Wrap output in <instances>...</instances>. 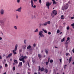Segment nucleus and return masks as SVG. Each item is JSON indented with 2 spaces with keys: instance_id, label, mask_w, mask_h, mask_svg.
I'll return each mask as SVG.
<instances>
[{
  "instance_id": "35",
  "label": "nucleus",
  "mask_w": 74,
  "mask_h": 74,
  "mask_svg": "<svg viewBox=\"0 0 74 74\" xmlns=\"http://www.w3.org/2000/svg\"><path fill=\"white\" fill-rule=\"evenodd\" d=\"M71 26H74V23H73L71 25Z\"/></svg>"
},
{
  "instance_id": "34",
  "label": "nucleus",
  "mask_w": 74,
  "mask_h": 74,
  "mask_svg": "<svg viewBox=\"0 0 74 74\" xmlns=\"http://www.w3.org/2000/svg\"><path fill=\"white\" fill-rule=\"evenodd\" d=\"M65 44L66 45H67L68 44V42H67V41H66V42H65Z\"/></svg>"
},
{
  "instance_id": "13",
  "label": "nucleus",
  "mask_w": 74,
  "mask_h": 74,
  "mask_svg": "<svg viewBox=\"0 0 74 74\" xmlns=\"http://www.w3.org/2000/svg\"><path fill=\"white\" fill-rule=\"evenodd\" d=\"M69 8V5H65V9L67 10Z\"/></svg>"
},
{
  "instance_id": "3",
  "label": "nucleus",
  "mask_w": 74,
  "mask_h": 74,
  "mask_svg": "<svg viewBox=\"0 0 74 74\" xmlns=\"http://www.w3.org/2000/svg\"><path fill=\"white\" fill-rule=\"evenodd\" d=\"M43 33V32L42 31L39 32V35L41 37H44V35L42 34Z\"/></svg>"
},
{
  "instance_id": "32",
  "label": "nucleus",
  "mask_w": 74,
  "mask_h": 74,
  "mask_svg": "<svg viewBox=\"0 0 74 74\" xmlns=\"http://www.w3.org/2000/svg\"><path fill=\"white\" fill-rule=\"evenodd\" d=\"M38 67H39L38 71H40V70H41V68H40V66H39Z\"/></svg>"
},
{
  "instance_id": "19",
  "label": "nucleus",
  "mask_w": 74,
  "mask_h": 74,
  "mask_svg": "<svg viewBox=\"0 0 74 74\" xmlns=\"http://www.w3.org/2000/svg\"><path fill=\"white\" fill-rule=\"evenodd\" d=\"M65 38H64L63 39L61 40V42H63V41H64V40H65Z\"/></svg>"
},
{
  "instance_id": "14",
  "label": "nucleus",
  "mask_w": 74,
  "mask_h": 74,
  "mask_svg": "<svg viewBox=\"0 0 74 74\" xmlns=\"http://www.w3.org/2000/svg\"><path fill=\"white\" fill-rule=\"evenodd\" d=\"M32 46H30V45H29V46L27 47V49H30L31 48Z\"/></svg>"
},
{
  "instance_id": "30",
  "label": "nucleus",
  "mask_w": 74,
  "mask_h": 74,
  "mask_svg": "<svg viewBox=\"0 0 74 74\" xmlns=\"http://www.w3.org/2000/svg\"><path fill=\"white\" fill-rule=\"evenodd\" d=\"M19 65H22V62H21L19 63Z\"/></svg>"
},
{
  "instance_id": "38",
  "label": "nucleus",
  "mask_w": 74,
  "mask_h": 74,
  "mask_svg": "<svg viewBox=\"0 0 74 74\" xmlns=\"http://www.w3.org/2000/svg\"><path fill=\"white\" fill-rule=\"evenodd\" d=\"M34 8L36 7V5H34V6H33Z\"/></svg>"
},
{
  "instance_id": "16",
  "label": "nucleus",
  "mask_w": 74,
  "mask_h": 74,
  "mask_svg": "<svg viewBox=\"0 0 74 74\" xmlns=\"http://www.w3.org/2000/svg\"><path fill=\"white\" fill-rule=\"evenodd\" d=\"M63 17H64V16H63V15H61V19H64V18Z\"/></svg>"
},
{
  "instance_id": "9",
  "label": "nucleus",
  "mask_w": 74,
  "mask_h": 74,
  "mask_svg": "<svg viewBox=\"0 0 74 74\" xmlns=\"http://www.w3.org/2000/svg\"><path fill=\"white\" fill-rule=\"evenodd\" d=\"M31 5H32V7H33V5H34V3H33V0H31L30 2Z\"/></svg>"
},
{
  "instance_id": "6",
  "label": "nucleus",
  "mask_w": 74,
  "mask_h": 74,
  "mask_svg": "<svg viewBox=\"0 0 74 74\" xmlns=\"http://www.w3.org/2000/svg\"><path fill=\"white\" fill-rule=\"evenodd\" d=\"M21 10H22V8L21 7L18 8V9L16 10V11H18L19 12H21Z\"/></svg>"
},
{
  "instance_id": "18",
  "label": "nucleus",
  "mask_w": 74,
  "mask_h": 74,
  "mask_svg": "<svg viewBox=\"0 0 74 74\" xmlns=\"http://www.w3.org/2000/svg\"><path fill=\"white\" fill-rule=\"evenodd\" d=\"M43 32L45 33H47V31L46 30H45V29H43Z\"/></svg>"
},
{
  "instance_id": "41",
  "label": "nucleus",
  "mask_w": 74,
  "mask_h": 74,
  "mask_svg": "<svg viewBox=\"0 0 74 74\" xmlns=\"http://www.w3.org/2000/svg\"><path fill=\"white\" fill-rule=\"evenodd\" d=\"M39 26H42V23H39Z\"/></svg>"
},
{
  "instance_id": "57",
  "label": "nucleus",
  "mask_w": 74,
  "mask_h": 74,
  "mask_svg": "<svg viewBox=\"0 0 74 74\" xmlns=\"http://www.w3.org/2000/svg\"><path fill=\"white\" fill-rule=\"evenodd\" d=\"M31 16H32V19H33V15H32Z\"/></svg>"
},
{
  "instance_id": "37",
  "label": "nucleus",
  "mask_w": 74,
  "mask_h": 74,
  "mask_svg": "<svg viewBox=\"0 0 74 74\" xmlns=\"http://www.w3.org/2000/svg\"><path fill=\"white\" fill-rule=\"evenodd\" d=\"M21 61H23V63H25V60H21Z\"/></svg>"
},
{
  "instance_id": "46",
  "label": "nucleus",
  "mask_w": 74,
  "mask_h": 74,
  "mask_svg": "<svg viewBox=\"0 0 74 74\" xmlns=\"http://www.w3.org/2000/svg\"><path fill=\"white\" fill-rule=\"evenodd\" d=\"M60 62L61 63H62V59H60Z\"/></svg>"
},
{
  "instance_id": "55",
  "label": "nucleus",
  "mask_w": 74,
  "mask_h": 74,
  "mask_svg": "<svg viewBox=\"0 0 74 74\" xmlns=\"http://www.w3.org/2000/svg\"><path fill=\"white\" fill-rule=\"evenodd\" d=\"M0 59H2V57H1V56H0Z\"/></svg>"
},
{
  "instance_id": "36",
  "label": "nucleus",
  "mask_w": 74,
  "mask_h": 74,
  "mask_svg": "<svg viewBox=\"0 0 74 74\" xmlns=\"http://www.w3.org/2000/svg\"><path fill=\"white\" fill-rule=\"evenodd\" d=\"M39 2L40 3V4H41V0H39Z\"/></svg>"
},
{
  "instance_id": "44",
  "label": "nucleus",
  "mask_w": 74,
  "mask_h": 74,
  "mask_svg": "<svg viewBox=\"0 0 74 74\" xmlns=\"http://www.w3.org/2000/svg\"><path fill=\"white\" fill-rule=\"evenodd\" d=\"M34 1V3H36V1H37V0H33Z\"/></svg>"
},
{
  "instance_id": "59",
  "label": "nucleus",
  "mask_w": 74,
  "mask_h": 74,
  "mask_svg": "<svg viewBox=\"0 0 74 74\" xmlns=\"http://www.w3.org/2000/svg\"><path fill=\"white\" fill-rule=\"evenodd\" d=\"M55 48H58V47H56V46H55Z\"/></svg>"
},
{
  "instance_id": "58",
  "label": "nucleus",
  "mask_w": 74,
  "mask_h": 74,
  "mask_svg": "<svg viewBox=\"0 0 74 74\" xmlns=\"http://www.w3.org/2000/svg\"><path fill=\"white\" fill-rule=\"evenodd\" d=\"M43 52H44V51L43 50H42L41 51V52H42V53Z\"/></svg>"
},
{
  "instance_id": "60",
  "label": "nucleus",
  "mask_w": 74,
  "mask_h": 74,
  "mask_svg": "<svg viewBox=\"0 0 74 74\" xmlns=\"http://www.w3.org/2000/svg\"><path fill=\"white\" fill-rule=\"evenodd\" d=\"M6 72H5L4 73H3V74H6Z\"/></svg>"
},
{
  "instance_id": "4",
  "label": "nucleus",
  "mask_w": 74,
  "mask_h": 74,
  "mask_svg": "<svg viewBox=\"0 0 74 74\" xmlns=\"http://www.w3.org/2000/svg\"><path fill=\"white\" fill-rule=\"evenodd\" d=\"M26 58V56H21L19 58V60L20 61L22 60H25V58Z\"/></svg>"
},
{
  "instance_id": "1",
  "label": "nucleus",
  "mask_w": 74,
  "mask_h": 74,
  "mask_svg": "<svg viewBox=\"0 0 74 74\" xmlns=\"http://www.w3.org/2000/svg\"><path fill=\"white\" fill-rule=\"evenodd\" d=\"M57 14V11L56 10H53L51 14V16H52V18H53L55 15H56Z\"/></svg>"
},
{
  "instance_id": "45",
  "label": "nucleus",
  "mask_w": 74,
  "mask_h": 74,
  "mask_svg": "<svg viewBox=\"0 0 74 74\" xmlns=\"http://www.w3.org/2000/svg\"><path fill=\"white\" fill-rule=\"evenodd\" d=\"M26 40H24V43L26 44Z\"/></svg>"
},
{
  "instance_id": "11",
  "label": "nucleus",
  "mask_w": 74,
  "mask_h": 74,
  "mask_svg": "<svg viewBox=\"0 0 74 74\" xmlns=\"http://www.w3.org/2000/svg\"><path fill=\"white\" fill-rule=\"evenodd\" d=\"M53 1V5H55V4H56V1H55V0H52Z\"/></svg>"
},
{
  "instance_id": "27",
  "label": "nucleus",
  "mask_w": 74,
  "mask_h": 74,
  "mask_svg": "<svg viewBox=\"0 0 74 74\" xmlns=\"http://www.w3.org/2000/svg\"><path fill=\"white\" fill-rule=\"evenodd\" d=\"M66 29L67 30H69L70 29V27H69V26H68L67 28H66Z\"/></svg>"
},
{
  "instance_id": "23",
  "label": "nucleus",
  "mask_w": 74,
  "mask_h": 74,
  "mask_svg": "<svg viewBox=\"0 0 74 74\" xmlns=\"http://www.w3.org/2000/svg\"><path fill=\"white\" fill-rule=\"evenodd\" d=\"M13 71H14V70H15V67L14 66L13 67Z\"/></svg>"
},
{
  "instance_id": "8",
  "label": "nucleus",
  "mask_w": 74,
  "mask_h": 74,
  "mask_svg": "<svg viewBox=\"0 0 74 74\" xmlns=\"http://www.w3.org/2000/svg\"><path fill=\"white\" fill-rule=\"evenodd\" d=\"M12 53H10V54H9L8 55V56H6V59H8V58H10V57H11L12 56Z\"/></svg>"
},
{
  "instance_id": "31",
  "label": "nucleus",
  "mask_w": 74,
  "mask_h": 74,
  "mask_svg": "<svg viewBox=\"0 0 74 74\" xmlns=\"http://www.w3.org/2000/svg\"><path fill=\"white\" fill-rule=\"evenodd\" d=\"M45 52L47 54H48V51L47 50H45Z\"/></svg>"
},
{
  "instance_id": "21",
  "label": "nucleus",
  "mask_w": 74,
  "mask_h": 74,
  "mask_svg": "<svg viewBox=\"0 0 74 74\" xmlns=\"http://www.w3.org/2000/svg\"><path fill=\"white\" fill-rule=\"evenodd\" d=\"M38 56L39 58H41L42 57L41 55V54H38Z\"/></svg>"
},
{
  "instance_id": "22",
  "label": "nucleus",
  "mask_w": 74,
  "mask_h": 74,
  "mask_svg": "<svg viewBox=\"0 0 74 74\" xmlns=\"http://www.w3.org/2000/svg\"><path fill=\"white\" fill-rule=\"evenodd\" d=\"M14 29H15L16 30V29H17V27H16V26H15L14 27Z\"/></svg>"
},
{
  "instance_id": "47",
  "label": "nucleus",
  "mask_w": 74,
  "mask_h": 74,
  "mask_svg": "<svg viewBox=\"0 0 74 74\" xmlns=\"http://www.w3.org/2000/svg\"><path fill=\"white\" fill-rule=\"evenodd\" d=\"M20 2V0H17V3H19Z\"/></svg>"
},
{
  "instance_id": "54",
  "label": "nucleus",
  "mask_w": 74,
  "mask_h": 74,
  "mask_svg": "<svg viewBox=\"0 0 74 74\" xmlns=\"http://www.w3.org/2000/svg\"><path fill=\"white\" fill-rule=\"evenodd\" d=\"M74 17H71V19H74Z\"/></svg>"
},
{
  "instance_id": "63",
  "label": "nucleus",
  "mask_w": 74,
  "mask_h": 74,
  "mask_svg": "<svg viewBox=\"0 0 74 74\" xmlns=\"http://www.w3.org/2000/svg\"><path fill=\"white\" fill-rule=\"evenodd\" d=\"M27 64H28V65H29V62H28V63H27Z\"/></svg>"
},
{
  "instance_id": "61",
  "label": "nucleus",
  "mask_w": 74,
  "mask_h": 74,
  "mask_svg": "<svg viewBox=\"0 0 74 74\" xmlns=\"http://www.w3.org/2000/svg\"><path fill=\"white\" fill-rule=\"evenodd\" d=\"M73 64H74V61L72 63Z\"/></svg>"
},
{
  "instance_id": "56",
  "label": "nucleus",
  "mask_w": 74,
  "mask_h": 74,
  "mask_svg": "<svg viewBox=\"0 0 74 74\" xmlns=\"http://www.w3.org/2000/svg\"><path fill=\"white\" fill-rule=\"evenodd\" d=\"M2 40V38L1 37H0V40Z\"/></svg>"
},
{
  "instance_id": "51",
  "label": "nucleus",
  "mask_w": 74,
  "mask_h": 74,
  "mask_svg": "<svg viewBox=\"0 0 74 74\" xmlns=\"http://www.w3.org/2000/svg\"><path fill=\"white\" fill-rule=\"evenodd\" d=\"M14 55H16V52H15L14 53Z\"/></svg>"
},
{
  "instance_id": "2",
  "label": "nucleus",
  "mask_w": 74,
  "mask_h": 74,
  "mask_svg": "<svg viewBox=\"0 0 74 74\" xmlns=\"http://www.w3.org/2000/svg\"><path fill=\"white\" fill-rule=\"evenodd\" d=\"M52 4V3L49 2V1H47L46 3V6L47 7L48 9H49V6Z\"/></svg>"
},
{
  "instance_id": "48",
  "label": "nucleus",
  "mask_w": 74,
  "mask_h": 74,
  "mask_svg": "<svg viewBox=\"0 0 74 74\" xmlns=\"http://www.w3.org/2000/svg\"><path fill=\"white\" fill-rule=\"evenodd\" d=\"M66 56H68L69 55V53H66Z\"/></svg>"
},
{
  "instance_id": "64",
  "label": "nucleus",
  "mask_w": 74,
  "mask_h": 74,
  "mask_svg": "<svg viewBox=\"0 0 74 74\" xmlns=\"http://www.w3.org/2000/svg\"><path fill=\"white\" fill-rule=\"evenodd\" d=\"M38 74H40V72H38Z\"/></svg>"
},
{
  "instance_id": "42",
  "label": "nucleus",
  "mask_w": 74,
  "mask_h": 74,
  "mask_svg": "<svg viewBox=\"0 0 74 74\" xmlns=\"http://www.w3.org/2000/svg\"><path fill=\"white\" fill-rule=\"evenodd\" d=\"M48 34L49 35L51 34V33L50 32H49L48 33Z\"/></svg>"
},
{
  "instance_id": "62",
  "label": "nucleus",
  "mask_w": 74,
  "mask_h": 74,
  "mask_svg": "<svg viewBox=\"0 0 74 74\" xmlns=\"http://www.w3.org/2000/svg\"><path fill=\"white\" fill-rule=\"evenodd\" d=\"M34 74H37V73L35 72L34 73Z\"/></svg>"
},
{
  "instance_id": "24",
  "label": "nucleus",
  "mask_w": 74,
  "mask_h": 74,
  "mask_svg": "<svg viewBox=\"0 0 74 74\" xmlns=\"http://www.w3.org/2000/svg\"><path fill=\"white\" fill-rule=\"evenodd\" d=\"M69 40H70V37H68L67 38V40H66V41H69Z\"/></svg>"
},
{
  "instance_id": "49",
  "label": "nucleus",
  "mask_w": 74,
  "mask_h": 74,
  "mask_svg": "<svg viewBox=\"0 0 74 74\" xmlns=\"http://www.w3.org/2000/svg\"><path fill=\"white\" fill-rule=\"evenodd\" d=\"M72 52H73V53H74V48H73L72 50Z\"/></svg>"
},
{
  "instance_id": "12",
  "label": "nucleus",
  "mask_w": 74,
  "mask_h": 74,
  "mask_svg": "<svg viewBox=\"0 0 74 74\" xmlns=\"http://www.w3.org/2000/svg\"><path fill=\"white\" fill-rule=\"evenodd\" d=\"M72 59V57H70L69 59V63H70L71 62V59Z\"/></svg>"
},
{
  "instance_id": "33",
  "label": "nucleus",
  "mask_w": 74,
  "mask_h": 74,
  "mask_svg": "<svg viewBox=\"0 0 74 74\" xmlns=\"http://www.w3.org/2000/svg\"><path fill=\"white\" fill-rule=\"evenodd\" d=\"M60 32V31L58 29V30L57 31V33H59Z\"/></svg>"
},
{
  "instance_id": "20",
  "label": "nucleus",
  "mask_w": 74,
  "mask_h": 74,
  "mask_svg": "<svg viewBox=\"0 0 74 74\" xmlns=\"http://www.w3.org/2000/svg\"><path fill=\"white\" fill-rule=\"evenodd\" d=\"M19 17V16L17 14L16 15V18L17 19H18V18Z\"/></svg>"
},
{
  "instance_id": "50",
  "label": "nucleus",
  "mask_w": 74,
  "mask_h": 74,
  "mask_svg": "<svg viewBox=\"0 0 74 74\" xmlns=\"http://www.w3.org/2000/svg\"><path fill=\"white\" fill-rule=\"evenodd\" d=\"M33 46H34V47H36V44H34V45H33Z\"/></svg>"
},
{
  "instance_id": "17",
  "label": "nucleus",
  "mask_w": 74,
  "mask_h": 74,
  "mask_svg": "<svg viewBox=\"0 0 74 74\" xmlns=\"http://www.w3.org/2000/svg\"><path fill=\"white\" fill-rule=\"evenodd\" d=\"M40 70H41L40 71H43L44 70V68L43 67H42L41 69H40Z\"/></svg>"
},
{
  "instance_id": "52",
  "label": "nucleus",
  "mask_w": 74,
  "mask_h": 74,
  "mask_svg": "<svg viewBox=\"0 0 74 74\" xmlns=\"http://www.w3.org/2000/svg\"><path fill=\"white\" fill-rule=\"evenodd\" d=\"M0 69H2V66L1 65L0 66Z\"/></svg>"
},
{
  "instance_id": "43",
  "label": "nucleus",
  "mask_w": 74,
  "mask_h": 74,
  "mask_svg": "<svg viewBox=\"0 0 74 74\" xmlns=\"http://www.w3.org/2000/svg\"><path fill=\"white\" fill-rule=\"evenodd\" d=\"M18 67H22V65H18Z\"/></svg>"
},
{
  "instance_id": "28",
  "label": "nucleus",
  "mask_w": 74,
  "mask_h": 74,
  "mask_svg": "<svg viewBox=\"0 0 74 74\" xmlns=\"http://www.w3.org/2000/svg\"><path fill=\"white\" fill-rule=\"evenodd\" d=\"M47 24H50V23H51V22H50V21H48L47 22Z\"/></svg>"
},
{
  "instance_id": "25",
  "label": "nucleus",
  "mask_w": 74,
  "mask_h": 74,
  "mask_svg": "<svg viewBox=\"0 0 74 74\" xmlns=\"http://www.w3.org/2000/svg\"><path fill=\"white\" fill-rule=\"evenodd\" d=\"M50 63H53V60H50Z\"/></svg>"
},
{
  "instance_id": "10",
  "label": "nucleus",
  "mask_w": 74,
  "mask_h": 74,
  "mask_svg": "<svg viewBox=\"0 0 74 74\" xmlns=\"http://www.w3.org/2000/svg\"><path fill=\"white\" fill-rule=\"evenodd\" d=\"M1 13L2 15H3L4 13V11L3 9L1 10Z\"/></svg>"
},
{
  "instance_id": "7",
  "label": "nucleus",
  "mask_w": 74,
  "mask_h": 74,
  "mask_svg": "<svg viewBox=\"0 0 74 74\" xmlns=\"http://www.w3.org/2000/svg\"><path fill=\"white\" fill-rule=\"evenodd\" d=\"M14 63H13V65H15V64H18V62L17 61V60H14Z\"/></svg>"
},
{
  "instance_id": "39",
  "label": "nucleus",
  "mask_w": 74,
  "mask_h": 74,
  "mask_svg": "<svg viewBox=\"0 0 74 74\" xmlns=\"http://www.w3.org/2000/svg\"><path fill=\"white\" fill-rule=\"evenodd\" d=\"M48 62H46V65H48Z\"/></svg>"
},
{
  "instance_id": "26",
  "label": "nucleus",
  "mask_w": 74,
  "mask_h": 74,
  "mask_svg": "<svg viewBox=\"0 0 74 74\" xmlns=\"http://www.w3.org/2000/svg\"><path fill=\"white\" fill-rule=\"evenodd\" d=\"M45 72L47 73H48V70L47 69H45Z\"/></svg>"
},
{
  "instance_id": "29",
  "label": "nucleus",
  "mask_w": 74,
  "mask_h": 74,
  "mask_svg": "<svg viewBox=\"0 0 74 74\" xmlns=\"http://www.w3.org/2000/svg\"><path fill=\"white\" fill-rule=\"evenodd\" d=\"M38 32V29L37 28L36 29V30H35L34 32L36 33V32Z\"/></svg>"
},
{
  "instance_id": "15",
  "label": "nucleus",
  "mask_w": 74,
  "mask_h": 74,
  "mask_svg": "<svg viewBox=\"0 0 74 74\" xmlns=\"http://www.w3.org/2000/svg\"><path fill=\"white\" fill-rule=\"evenodd\" d=\"M47 23L45 22V23H43L42 24V26H47Z\"/></svg>"
},
{
  "instance_id": "53",
  "label": "nucleus",
  "mask_w": 74,
  "mask_h": 74,
  "mask_svg": "<svg viewBox=\"0 0 74 74\" xmlns=\"http://www.w3.org/2000/svg\"><path fill=\"white\" fill-rule=\"evenodd\" d=\"M19 52H22V49H20L19 50Z\"/></svg>"
},
{
  "instance_id": "5",
  "label": "nucleus",
  "mask_w": 74,
  "mask_h": 74,
  "mask_svg": "<svg viewBox=\"0 0 74 74\" xmlns=\"http://www.w3.org/2000/svg\"><path fill=\"white\" fill-rule=\"evenodd\" d=\"M18 47V45H16L15 46L14 50L13 51V53H14L15 52V51L16 52V50H17V47Z\"/></svg>"
},
{
  "instance_id": "40",
  "label": "nucleus",
  "mask_w": 74,
  "mask_h": 74,
  "mask_svg": "<svg viewBox=\"0 0 74 74\" xmlns=\"http://www.w3.org/2000/svg\"><path fill=\"white\" fill-rule=\"evenodd\" d=\"M67 66V65H65L64 67V69H65L66 68V66Z\"/></svg>"
}]
</instances>
